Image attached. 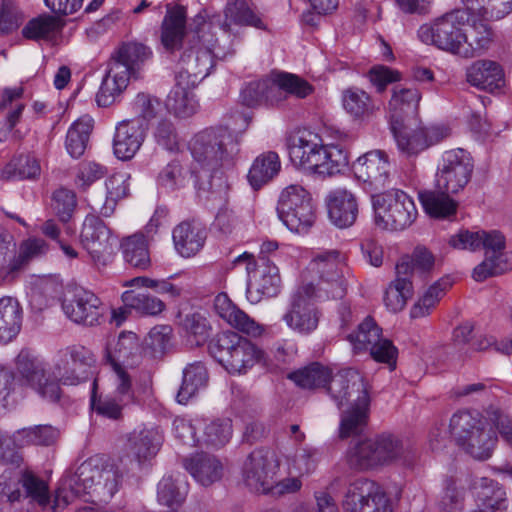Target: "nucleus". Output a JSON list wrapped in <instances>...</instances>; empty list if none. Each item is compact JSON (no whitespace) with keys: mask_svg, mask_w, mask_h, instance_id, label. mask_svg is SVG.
Here are the masks:
<instances>
[{"mask_svg":"<svg viewBox=\"0 0 512 512\" xmlns=\"http://www.w3.org/2000/svg\"><path fill=\"white\" fill-rule=\"evenodd\" d=\"M191 154L202 169L195 174L199 192L215 193L225 187L223 169H229L239 153L237 139L225 129H206L192 140Z\"/></svg>","mask_w":512,"mask_h":512,"instance_id":"obj_1","label":"nucleus"},{"mask_svg":"<svg viewBox=\"0 0 512 512\" xmlns=\"http://www.w3.org/2000/svg\"><path fill=\"white\" fill-rule=\"evenodd\" d=\"M122 479L123 474L115 463L98 456L90 457L74 473L62 478L50 509L54 512L64 508L71 497L81 494H90L107 502L118 491Z\"/></svg>","mask_w":512,"mask_h":512,"instance_id":"obj_2","label":"nucleus"},{"mask_svg":"<svg viewBox=\"0 0 512 512\" xmlns=\"http://www.w3.org/2000/svg\"><path fill=\"white\" fill-rule=\"evenodd\" d=\"M338 408L349 404L342 412L339 436L348 438L362 433L368 422L370 397L362 375L354 369L340 371L327 387Z\"/></svg>","mask_w":512,"mask_h":512,"instance_id":"obj_3","label":"nucleus"},{"mask_svg":"<svg viewBox=\"0 0 512 512\" xmlns=\"http://www.w3.org/2000/svg\"><path fill=\"white\" fill-rule=\"evenodd\" d=\"M194 30L188 34L183 53L177 65L175 80L197 86L205 79L214 66V57H219L215 51L216 39L212 26L201 15L194 18Z\"/></svg>","mask_w":512,"mask_h":512,"instance_id":"obj_4","label":"nucleus"},{"mask_svg":"<svg viewBox=\"0 0 512 512\" xmlns=\"http://www.w3.org/2000/svg\"><path fill=\"white\" fill-rule=\"evenodd\" d=\"M151 49L143 43L131 41L121 44L112 54L109 69L96 95L99 106L108 107L126 89L131 77L137 78L144 64L151 58Z\"/></svg>","mask_w":512,"mask_h":512,"instance_id":"obj_5","label":"nucleus"},{"mask_svg":"<svg viewBox=\"0 0 512 512\" xmlns=\"http://www.w3.org/2000/svg\"><path fill=\"white\" fill-rule=\"evenodd\" d=\"M449 245L455 249L485 250V259L473 270V278L476 281H483L512 269V259L504 251L505 236L498 230H460L450 237Z\"/></svg>","mask_w":512,"mask_h":512,"instance_id":"obj_6","label":"nucleus"},{"mask_svg":"<svg viewBox=\"0 0 512 512\" xmlns=\"http://www.w3.org/2000/svg\"><path fill=\"white\" fill-rule=\"evenodd\" d=\"M36 502L43 509L50 505L47 484L31 471L5 470L0 475V511L29 512L23 503L26 499Z\"/></svg>","mask_w":512,"mask_h":512,"instance_id":"obj_7","label":"nucleus"},{"mask_svg":"<svg viewBox=\"0 0 512 512\" xmlns=\"http://www.w3.org/2000/svg\"><path fill=\"white\" fill-rule=\"evenodd\" d=\"M466 9H457L437 18L432 24L422 25L418 36L423 43L469 58L471 49H464L467 41L463 27L469 22Z\"/></svg>","mask_w":512,"mask_h":512,"instance_id":"obj_8","label":"nucleus"},{"mask_svg":"<svg viewBox=\"0 0 512 512\" xmlns=\"http://www.w3.org/2000/svg\"><path fill=\"white\" fill-rule=\"evenodd\" d=\"M210 354L231 374H244L262 357L250 340L231 331L220 333L209 344Z\"/></svg>","mask_w":512,"mask_h":512,"instance_id":"obj_9","label":"nucleus"},{"mask_svg":"<svg viewBox=\"0 0 512 512\" xmlns=\"http://www.w3.org/2000/svg\"><path fill=\"white\" fill-rule=\"evenodd\" d=\"M375 224L390 231H402L410 227L418 211L413 199L404 191L393 189L371 194Z\"/></svg>","mask_w":512,"mask_h":512,"instance_id":"obj_10","label":"nucleus"},{"mask_svg":"<svg viewBox=\"0 0 512 512\" xmlns=\"http://www.w3.org/2000/svg\"><path fill=\"white\" fill-rule=\"evenodd\" d=\"M15 379L51 402L60 398L61 389L53 369L29 350H21L15 359Z\"/></svg>","mask_w":512,"mask_h":512,"instance_id":"obj_11","label":"nucleus"},{"mask_svg":"<svg viewBox=\"0 0 512 512\" xmlns=\"http://www.w3.org/2000/svg\"><path fill=\"white\" fill-rule=\"evenodd\" d=\"M316 300L320 299L313 284L302 285L291 294L282 321L292 332L307 336L317 329L322 314Z\"/></svg>","mask_w":512,"mask_h":512,"instance_id":"obj_12","label":"nucleus"},{"mask_svg":"<svg viewBox=\"0 0 512 512\" xmlns=\"http://www.w3.org/2000/svg\"><path fill=\"white\" fill-rule=\"evenodd\" d=\"M277 214L283 224L296 233L307 232L316 219L310 193L296 184L286 187L281 192Z\"/></svg>","mask_w":512,"mask_h":512,"instance_id":"obj_13","label":"nucleus"},{"mask_svg":"<svg viewBox=\"0 0 512 512\" xmlns=\"http://www.w3.org/2000/svg\"><path fill=\"white\" fill-rule=\"evenodd\" d=\"M345 264L337 250L318 253L310 263V270L317 276L311 282L319 299H342L346 294L343 276Z\"/></svg>","mask_w":512,"mask_h":512,"instance_id":"obj_14","label":"nucleus"},{"mask_svg":"<svg viewBox=\"0 0 512 512\" xmlns=\"http://www.w3.org/2000/svg\"><path fill=\"white\" fill-rule=\"evenodd\" d=\"M489 421L465 439L457 442L465 452L478 460L488 459L496 446L497 436L492 428L495 426L503 440L512 448V423L508 416L499 409L488 411Z\"/></svg>","mask_w":512,"mask_h":512,"instance_id":"obj_15","label":"nucleus"},{"mask_svg":"<svg viewBox=\"0 0 512 512\" xmlns=\"http://www.w3.org/2000/svg\"><path fill=\"white\" fill-rule=\"evenodd\" d=\"M473 170V158L468 151L462 148L447 150L438 161L435 186L457 194L470 182Z\"/></svg>","mask_w":512,"mask_h":512,"instance_id":"obj_16","label":"nucleus"},{"mask_svg":"<svg viewBox=\"0 0 512 512\" xmlns=\"http://www.w3.org/2000/svg\"><path fill=\"white\" fill-rule=\"evenodd\" d=\"M280 468L276 454L269 449H256L244 460L241 473L245 486L255 492L268 494Z\"/></svg>","mask_w":512,"mask_h":512,"instance_id":"obj_17","label":"nucleus"},{"mask_svg":"<svg viewBox=\"0 0 512 512\" xmlns=\"http://www.w3.org/2000/svg\"><path fill=\"white\" fill-rule=\"evenodd\" d=\"M94 363V354L84 346L71 345L61 349L53 367L57 385H78L85 381Z\"/></svg>","mask_w":512,"mask_h":512,"instance_id":"obj_18","label":"nucleus"},{"mask_svg":"<svg viewBox=\"0 0 512 512\" xmlns=\"http://www.w3.org/2000/svg\"><path fill=\"white\" fill-rule=\"evenodd\" d=\"M342 507L345 512H392L381 487L366 478L357 479L348 486Z\"/></svg>","mask_w":512,"mask_h":512,"instance_id":"obj_19","label":"nucleus"},{"mask_svg":"<svg viewBox=\"0 0 512 512\" xmlns=\"http://www.w3.org/2000/svg\"><path fill=\"white\" fill-rule=\"evenodd\" d=\"M352 170L358 181L363 182L365 189L375 193H382L390 184V164L385 152L381 150L369 151L358 157L352 164Z\"/></svg>","mask_w":512,"mask_h":512,"instance_id":"obj_20","label":"nucleus"},{"mask_svg":"<svg viewBox=\"0 0 512 512\" xmlns=\"http://www.w3.org/2000/svg\"><path fill=\"white\" fill-rule=\"evenodd\" d=\"M83 247L91 256L94 266L100 270L109 261L111 249L110 230L102 219L95 215L86 216L80 234Z\"/></svg>","mask_w":512,"mask_h":512,"instance_id":"obj_21","label":"nucleus"},{"mask_svg":"<svg viewBox=\"0 0 512 512\" xmlns=\"http://www.w3.org/2000/svg\"><path fill=\"white\" fill-rule=\"evenodd\" d=\"M65 315L77 324L94 326L103 315L101 300L91 291L76 289L72 297L62 303Z\"/></svg>","mask_w":512,"mask_h":512,"instance_id":"obj_22","label":"nucleus"},{"mask_svg":"<svg viewBox=\"0 0 512 512\" xmlns=\"http://www.w3.org/2000/svg\"><path fill=\"white\" fill-rule=\"evenodd\" d=\"M402 124H391V131L398 149L407 156L416 155L443 138L441 130L437 127L408 131Z\"/></svg>","mask_w":512,"mask_h":512,"instance_id":"obj_23","label":"nucleus"},{"mask_svg":"<svg viewBox=\"0 0 512 512\" xmlns=\"http://www.w3.org/2000/svg\"><path fill=\"white\" fill-rule=\"evenodd\" d=\"M472 490L477 509L467 512H506L508 508L506 492L492 479L482 477L474 480Z\"/></svg>","mask_w":512,"mask_h":512,"instance_id":"obj_24","label":"nucleus"},{"mask_svg":"<svg viewBox=\"0 0 512 512\" xmlns=\"http://www.w3.org/2000/svg\"><path fill=\"white\" fill-rule=\"evenodd\" d=\"M328 216L339 228H347L354 224L358 215L356 197L346 189L331 191L326 198Z\"/></svg>","mask_w":512,"mask_h":512,"instance_id":"obj_25","label":"nucleus"},{"mask_svg":"<svg viewBox=\"0 0 512 512\" xmlns=\"http://www.w3.org/2000/svg\"><path fill=\"white\" fill-rule=\"evenodd\" d=\"M466 80L470 85L488 92L498 90L505 84L501 65L488 59L473 62L466 70Z\"/></svg>","mask_w":512,"mask_h":512,"instance_id":"obj_26","label":"nucleus"},{"mask_svg":"<svg viewBox=\"0 0 512 512\" xmlns=\"http://www.w3.org/2000/svg\"><path fill=\"white\" fill-rule=\"evenodd\" d=\"M214 307L221 318L240 332L252 337H258L263 334L264 327L244 311L237 308L225 293H220L216 296Z\"/></svg>","mask_w":512,"mask_h":512,"instance_id":"obj_27","label":"nucleus"},{"mask_svg":"<svg viewBox=\"0 0 512 512\" xmlns=\"http://www.w3.org/2000/svg\"><path fill=\"white\" fill-rule=\"evenodd\" d=\"M145 138V128L138 121L120 123L113 140L114 154L121 160L131 159L140 149Z\"/></svg>","mask_w":512,"mask_h":512,"instance_id":"obj_28","label":"nucleus"},{"mask_svg":"<svg viewBox=\"0 0 512 512\" xmlns=\"http://www.w3.org/2000/svg\"><path fill=\"white\" fill-rule=\"evenodd\" d=\"M396 278L389 284L384 293V304L393 312L404 309L408 299L413 296V282L409 279L410 268L406 261L396 264Z\"/></svg>","mask_w":512,"mask_h":512,"instance_id":"obj_29","label":"nucleus"},{"mask_svg":"<svg viewBox=\"0 0 512 512\" xmlns=\"http://www.w3.org/2000/svg\"><path fill=\"white\" fill-rule=\"evenodd\" d=\"M205 240V229L195 221H183L173 229L175 249L183 257L196 255L204 246Z\"/></svg>","mask_w":512,"mask_h":512,"instance_id":"obj_30","label":"nucleus"},{"mask_svg":"<svg viewBox=\"0 0 512 512\" xmlns=\"http://www.w3.org/2000/svg\"><path fill=\"white\" fill-rule=\"evenodd\" d=\"M185 468L203 486H210L223 476V464L214 455L198 453L185 460Z\"/></svg>","mask_w":512,"mask_h":512,"instance_id":"obj_31","label":"nucleus"},{"mask_svg":"<svg viewBox=\"0 0 512 512\" xmlns=\"http://www.w3.org/2000/svg\"><path fill=\"white\" fill-rule=\"evenodd\" d=\"M471 30L467 35V41L464 43V49L470 48L472 58L483 51L487 50L492 43L493 33L491 27L487 24V21L501 20L502 18H488L477 13L472 12L464 5Z\"/></svg>","mask_w":512,"mask_h":512,"instance_id":"obj_32","label":"nucleus"},{"mask_svg":"<svg viewBox=\"0 0 512 512\" xmlns=\"http://www.w3.org/2000/svg\"><path fill=\"white\" fill-rule=\"evenodd\" d=\"M449 194L451 192L436 188L420 191L418 197L430 217L451 220L456 215L458 203Z\"/></svg>","mask_w":512,"mask_h":512,"instance_id":"obj_33","label":"nucleus"},{"mask_svg":"<svg viewBox=\"0 0 512 512\" xmlns=\"http://www.w3.org/2000/svg\"><path fill=\"white\" fill-rule=\"evenodd\" d=\"M420 99L421 94L418 89L402 85L394 86L388 105L390 125L401 124L405 116L416 113Z\"/></svg>","mask_w":512,"mask_h":512,"instance_id":"obj_34","label":"nucleus"},{"mask_svg":"<svg viewBox=\"0 0 512 512\" xmlns=\"http://www.w3.org/2000/svg\"><path fill=\"white\" fill-rule=\"evenodd\" d=\"M187 11L183 6H175L167 11L161 27V43L167 51L178 48L185 35Z\"/></svg>","mask_w":512,"mask_h":512,"instance_id":"obj_35","label":"nucleus"},{"mask_svg":"<svg viewBox=\"0 0 512 512\" xmlns=\"http://www.w3.org/2000/svg\"><path fill=\"white\" fill-rule=\"evenodd\" d=\"M313 173L320 176H333L348 165V154L338 145H320L315 157Z\"/></svg>","mask_w":512,"mask_h":512,"instance_id":"obj_36","label":"nucleus"},{"mask_svg":"<svg viewBox=\"0 0 512 512\" xmlns=\"http://www.w3.org/2000/svg\"><path fill=\"white\" fill-rule=\"evenodd\" d=\"M195 87L188 82L175 80V85L166 99L167 109L181 118H187L195 114L198 109V102L193 93Z\"/></svg>","mask_w":512,"mask_h":512,"instance_id":"obj_37","label":"nucleus"},{"mask_svg":"<svg viewBox=\"0 0 512 512\" xmlns=\"http://www.w3.org/2000/svg\"><path fill=\"white\" fill-rule=\"evenodd\" d=\"M161 444L162 436L155 429L134 431L128 439L129 451L139 464L152 459L159 451Z\"/></svg>","mask_w":512,"mask_h":512,"instance_id":"obj_38","label":"nucleus"},{"mask_svg":"<svg viewBox=\"0 0 512 512\" xmlns=\"http://www.w3.org/2000/svg\"><path fill=\"white\" fill-rule=\"evenodd\" d=\"M281 162L276 152L268 151L260 154L253 161L247 179L254 190L260 189L278 175Z\"/></svg>","mask_w":512,"mask_h":512,"instance_id":"obj_39","label":"nucleus"},{"mask_svg":"<svg viewBox=\"0 0 512 512\" xmlns=\"http://www.w3.org/2000/svg\"><path fill=\"white\" fill-rule=\"evenodd\" d=\"M22 308L16 298H0V342L8 343L20 332Z\"/></svg>","mask_w":512,"mask_h":512,"instance_id":"obj_40","label":"nucleus"},{"mask_svg":"<svg viewBox=\"0 0 512 512\" xmlns=\"http://www.w3.org/2000/svg\"><path fill=\"white\" fill-rule=\"evenodd\" d=\"M123 258L131 267L147 270L151 266L149 244L141 233H135L124 238L121 242Z\"/></svg>","mask_w":512,"mask_h":512,"instance_id":"obj_41","label":"nucleus"},{"mask_svg":"<svg viewBox=\"0 0 512 512\" xmlns=\"http://www.w3.org/2000/svg\"><path fill=\"white\" fill-rule=\"evenodd\" d=\"M225 22L222 27L224 31H230V25L253 26L258 29H264L260 16L249 6L246 0H231L225 8Z\"/></svg>","mask_w":512,"mask_h":512,"instance_id":"obj_42","label":"nucleus"},{"mask_svg":"<svg viewBox=\"0 0 512 512\" xmlns=\"http://www.w3.org/2000/svg\"><path fill=\"white\" fill-rule=\"evenodd\" d=\"M281 279L279 270L275 265H266L255 271L247 284V295L252 298L253 292L260 296H276L280 288Z\"/></svg>","mask_w":512,"mask_h":512,"instance_id":"obj_43","label":"nucleus"},{"mask_svg":"<svg viewBox=\"0 0 512 512\" xmlns=\"http://www.w3.org/2000/svg\"><path fill=\"white\" fill-rule=\"evenodd\" d=\"M121 299L126 307L142 316H157L166 308L161 299L143 291H125Z\"/></svg>","mask_w":512,"mask_h":512,"instance_id":"obj_44","label":"nucleus"},{"mask_svg":"<svg viewBox=\"0 0 512 512\" xmlns=\"http://www.w3.org/2000/svg\"><path fill=\"white\" fill-rule=\"evenodd\" d=\"M208 380L206 367L202 362L189 364L183 370L182 385L177 394V401L185 404L196 394V392L204 387Z\"/></svg>","mask_w":512,"mask_h":512,"instance_id":"obj_45","label":"nucleus"},{"mask_svg":"<svg viewBox=\"0 0 512 512\" xmlns=\"http://www.w3.org/2000/svg\"><path fill=\"white\" fill-rule=\"evenodd\" d=\"M347 461L356 470H367L380 465L375 439L369 438L355 443L347 453Z\"/></svg>","mask_w":512,"mask_h":512,"instance_id":"obj_46","label":"nucleus"},{"mask_svg":"<svg viewBox=\"0 0 512 512\" xmlns=\"http://www.w3.org/2000/svg\"><path fill=\"white\" fill-rule=\"evenodd\" d=\"M92 128L93 119L84 116L75 121L68 129L65 146L73 158H79L84 154Z\"/></svg>","mask_w":512,"mask_h":512,"instance_id":"obj_47","label":"nucleus"},{"mask_svg":"<svg viewBox=\"0 0 512 512\" xmlns=\"http://www.w3.org/2000/svg\"><path fill=\"white\" fill-rule=\"evenodd\" d=\"M488 421L478 411L461 410L451 417L450 432L456 442H458L468 437V435L477 432Z\"/></svg>","mask_w":512,"mask_h":512,"instance_id":"obj_48","label":"nucleus"},{"mask_svg":"<svg viewBox=\"0 0 512 512\" xmlns=\"http://www.w3.org/2000/svg\"><path fill=\"white\" fill-rule=\"evenodd\" d=\"M38 160L32 155L14 157L1 171L4 180L35 179L40 175Z\"/></svg>","mask_w":512,"mask_h":512,"instance_id":"obj_49","label":"nucleus"},{"mask_svg":"<svg viewBox=\"0 0 512 512\" xmlns=\"http://www.w3.org/2000/svg\"><path fill=\"white\" fill-rule=\"evenodd\" d=\"M335 376H331V371L327 367L315 362L291 373L290 379L299 387L314 389L324 386L327 382L331 383Z\"/></svg>","mask_w":512,"mask_h":512,"instance_id":"obj_50","label":"nucleus"},{"mask_svg":"<svg viewBox=\"0 0 512 512\" xmlns=\"http://www.w3.org/2000/svg\"><path fill=\"white\" fill-rule=\"evenodd\" d=\"M188 491L187 483L180 477L164 476L157 485V499L166 506L180 505Z\"/></svg>","mask_w":512,"mask_h":512,"instance_id":"obj_51","label":"nucleus"},{"mask_svg":"<svg viewBox=\"0 0 512 512\" xmlns=\"http://www.w3.org/2000/svg\"><path fill=\"white\" fill-rule=\"evenodd\" d=\"M59 430L51 425H36L34 427L19 429L14 433V441L19 445H53L58 437Z\"/></svg>","mask_w":512,"mask_h":512,"instance_id":"obj_52","label":"nucleus"},{"mask_svg":"<svg viewBox=\"0 0 512 512\" xmlns=\"http://www.w3.org/2000/svg\"><path fill=\"white\" fill-rule=\"evenodd\" d=\"M318 148L319 144L304 137L294 138L289 145L290 160L296 167L313 172Z\"/></svg>","mask_w":512,"mask_h":512,"instance_id":"obj_53","label":"nucleus"},{"mask_svg":"<svg viewBox=\"0 0 512 512\" xmlns=\"http://www.w3.org/2000/svg\"><path fill=\"white\" fill-rule=\"evenodd\" d=\"M451 287L449 279H441L431 285L424 295L412 306L410 316L422 318L430 314L431 310Z\"/></svg>","mask_w":512,"mask_h":512,"instance_id":"obj_54","label":"nucleus"},{"mask_svg":"<svg viewBox=\"0 0 512 512\" xmlns=\"http://www.w3.org/2000/svg\"><path fill=\"white\" fill-rule=\"evenodd\" d=\"M381 332L375 320L368 316L358 325L356 332L348 335V340L356 352L366 351L379 341Z\"/></svg>","mask_w":512,"mask_h":512,"instance_id":"obj_55","label":"nucleus"},{"mask_svg":"<svg viewBox=\"0 0 512 512\" xmlns=\"http://www.w3.org/2000/svg\"><path fill=\"white\" fill-rule=\"evenodd\" d=\"M343 107L354 118H365L373 112L370 96L363 90L350 88L343 92Z\"/></svg>","mask_w":512,"mask_h":512,"instance_id":"obj_56","label":"nucleus"},{"mask_svg":"<svg viewBox=\"0 0 512 512\" xmlns=\"http://www.w3.org/2000/svg\"><path fill=\"white\" fill-rule=\"evenodd\" d=\"M129 175L126 173H115L106 181L107 197L101 213L108 217L113 212L116 203L128 195Z\"/></svg>","mask_w":512,"mask_h":512,"instance_id":"obj_57","label":"nucleus"},{"mask_svg":"<svg viewBox=\"0 0 512 512\" xmlns=\"http://www.w3.org/2000/svg\"><path fill=\"white\" fill-rule=\"evenodd\" d=\"M60 28L61 25L56 17L45 14L30 20L23 28L22 34L25 38L32 40L49 39Z\"/></svg>","mask_w":512,"mask_h":512,"instance_id":"obj_58","label":"nucleus"},{"mask_svg":"<svg viewBox=\"0 0 512 512\" xmlns=\"http://www.w3.org/2000/svg\"><path fill=\"white\" fill-rule=\"evenodd\" d=\"M469 10L488 18H505L512 13V0H462Z\"/></svg>","mask_w":512,"mask_h":512,"instance_id":"obj_59","label":"nucleus"},{"mask_svg":"<svg viewBox=\"0 0 512 512\" xmlns=\"http://www.w3.org/2000/svg\"><path fill=\"white\" fill-rule=\"evenodd\" d=\"M138 349L139 345L136 334L132 332L121 333L113 350L110 348L106 349V359L110 366H114V363L122 365L128 361L138 351Z\"/></svg>","mask_w":512,"mask_h":512,"instance_id":"obj_60","label":"nucleus"},{"mask_svg":"<svg viewBox=\"0 0 512 512\" xmlns=\"http://www.w3.org/2000/svg\"><path fill=\"white\" fill-rule=\"evenodd\" d=\"M48 250V245L43 239L29 238L20 244L16 259H14L13 269L16 274L24 269L30 261L41 257Z\"/></svg>","mask_w":512,"mask_h":512,"instance_id":"obj_61","label":"nucleus"},{"mask_svg":"<svg viewBox=\"0 0 512 512\" xmlns=\"http://www.w3.org/2000/svg\"><path fill=\"white\" fill-rule=\"evenodd\" d=\"M97 383L93 381V393L91 396V407L98 414L111 420H120L123 417L122 411L125 406L129 405L128 402L120 401L118 397L113 395L105 398H96Z\"/></svg>","mask_w":512,"mask_h":512,"instance_id":"obj_62","label":"nucleus"},{"mask_svg":"<svg viewBox=\"0 0 512 512\" xmlns=\"http://www.w3.org/2000/svg\"><path fill=\"white\" fill-rule=\"evenodd\" d=\"M380 465L400 459L404 453L401 441L392 434H381L375 438Z\"/></svg>","mask_w":512,"mask_h":512,"instance_id":"obj_63","label":"nucleus"},{"mask_svg":"<svg viewBox=\"0 0 512 512\" xmlns=\"http://www.w3.org/2000/svg\"><path fill=\"white\" fill-rule=\"evenodd\" d=\"M232 435L231 420L217 419L205 426L204 442L213 447H221L225 445Z\"/></svg>","mask_w":512,"mask_h":512,"instance_id":"obj_64","label":"nucleus"}]
</instances>
